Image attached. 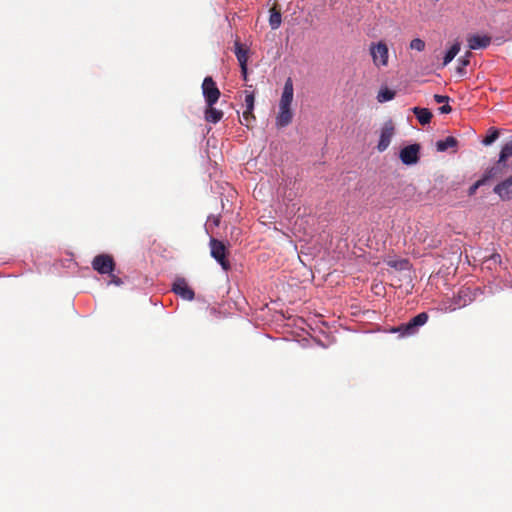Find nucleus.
I'll return each instance as SVG.
<instances>
[{
	"mask_svg": "<svg viewBox=\"0 0 512 512\" xmlns=\"http://www.w3.org/2000/svg\"><path fill=\"white\" fill-rule=\"evenodd\" d=\"M419 144H411L401 149L399 157L403 164L414 165L419 161Z\"/></svg>",
	"mask_w": 512,
	"mask_h": 512,
	"instance_id": "1a4fd4ad",
	"label": "nucleus"
},
{
	"mask_svg": "<svg viewBox=\"0 0 512 512\" xmlns=\"http://www.w3.org/2000/svg\"><path fill=\"white\" fill-rule=\"evenodd\" d=\"M172 291L188 301L193 300L195 297L194 291L188 286L184 278H177L174 281Z\"/></svg>",
	"mask_w": 512,
	"mask_h": 512,
	"instance_id": "9d476101",
	"label": "nucleus"
},
{
	"mask_svg": "<svg viewBox=\"0 0 512 512\" xmlns=\"http://www.w3.org/2000/svg\"><path fill=\"white\" fill-rule=\"evenodd\" d=\"M498 170H499V167H492L490 168L489 170H487L483 176L481 177V179H479L478 181H476L468 190V195L469 196H473L477 189L479 187H481L482 185H484L488 180L492 179V178H496L498 177Z\"/></svg>",
	"mask_w": 512,
	"mask_h": 512,
	"instance_id": "f8f14e48",
	"label": "nucleus"
},
{
	"mask_svg": "<svg viewBox=\"0 0 512 512\" xmlns=\"http://www.w3.org/2000/svg\"><path fill=\"white\" fill-rule=\"evenodd\" d=\"M394 135L395 125L392 120H388L383 124L381 128L377 150L379 152H384L389 147Z\"/></svg>",
	"mask_w": 512,
	"mask_h": 512,
	"instance_id": "0eeeda50",
	"label": "nucleus"
},
{
	"mask_svg": "<svg viewBox=\"0 0 512 512\" xmlns=\"http://www.w3.org/2000/svg\"><path fill=\"white\" fill-rule=\"evenodd\" d=\"M467 42L471 50L483 49L491 43V37L487 35H471L467 38Z\"/></svg>",
	"mask_w": 512,
	"mask_h": 512,
	"instance_id": "ddd939ff",
	"label": "nucleus"
},
{
	"mask_svg": "<svg viewBox=\"0 0 512 512\" xmlns=\"http://www.w3.org/2000/svg\"><path fill=\"white\" fill-rule=\"evenodd\" d=\"M241 68V74L243 76V79L246 81L247 80V65H242L240 66Z\"/></svg>",
	"mask_w": 512,
	"mask_h": 512,
	"instance_id": "7c9ffc66",
	"label": "nucleus"
},
{
	"mask_svg": "<svg viewBox=\"0 0 512 512\" xmlns=\"http://www.w3.org/2000/svg\"><path fill=\"white\" fill-rule=\"evenodd\" d=\"M235 55L239 62V65H247L248 62V50L243 47V45L236 41L235 42Z\"/></svg>",
	"mask_w": 512,
	"mask_h": 512,
	"instance_id": "f3484780",
	"label": "nucleus"
},
{
	"mask_svg": "<svg viewBox=\"0 0 512 512\" xmlns=\"http://www.w3.org/2000/svg\"><path fill=\"white\" fill-rule=\"evenodd\" d=\"M396 92L394 90L389 89L388 87H382L377 95V100L380 103H384L394 99Z\"/></svg>",
	"mask_w": 512,
	"mask_h": 512,
	"instance_id": "aec40b11",
	"label": "nucleus"
},
{
	"mask_svg": "<svg viewBox=\"0 0 512 512\" xmlns=\"http://www.w3.org/2000/svg\"><path fill=\"white\" fill-rule=\"evenodd\" d=\"M202 93L207 106L215 105L221 95L215 81L210 76L205 77L203 80Z\"/></svg>",
	"mask_w": 512,
	"mask_h": 512,
	"instance_id": "20e7f679",
	"label": "nucleus"
},
{
	"mask_svg": "<svg viewBox=\"0 0 512 512\" xmlns=\"http://www.w3.org/2000/svg\"><path fill=\"white\" fill-rule=\"evenodd\" d=\"M425 42L420 39V38H414L413 40H411L410 44H409V47L410 49L412 50H416V51H423L425 49Z\"/></svg>",
	"mask_w": 512,
	"mask_h": 512,
	"instance_id": "393cba45",
	"label": "nucleus"
},
{
	"mask_svg": "<svg viewBox=\"0 0 512 512\" xmlns=\"http://www.w3.org/2000/svg\"><path fill=\"white\" fill-rule=\"evenodd\" d=\"M512 156V142L506 143L500 152L498 163L495 167H499L498 175L501 173L502 167H505V161Z\"/></svg>",
	"mask_w": 512,
	"mask_h": 512,
	"instance_id": "2eb2a0df",
	"label": "nucleus"
},
{
	"mask_svg": "<svg viewBox=\"0 0 512 512\" xmlns=\"http://www.w3.org/2000/svg\"><path fill=\"white\" fill-rule=\"evenodd\" d=\"M294 96L293 81L289 77L286 79L282 95L279 101V111L276 116V126L283 128L288 126L293 119V112L291 110V104Z\"/></svg>",
	"mask_w": 512,
	"mask_h": 512,
	"instance_id": "f257e3e1",
	"label": "nucleus"
},
{
	"mask_svg": "<svg viewBox=\"0 0 512 512\" xmlns=\"http://www.w3.org/2000/svg\"><path fill=\"white\" fill-rule=\"evenodd\" d=\"M434 100H435L436 103H448L449 102V97L448 96H444V95L435 94L434 95Z\"/></svg>",
	"mask_w": 512,
	"mask_h": 512,
	"instance_id": "cd10ccee",
	"label": "nucleus"
},
{
	"mask_svg": "<svg viewBox=\"0 0 512 512\" xmlns=\"http://www.w3.org/2000/svg\"><path fill=\"white\" fill-rule=\"evenodd\" d=\"M211 256L221 265L223 270L228 271L231 267L227 259V248L225 244L215 238H211L209 242Z\"/></svg>",
	"mask_w": 512,
	"mask_h": 512,
	"instance_id": "7ed1b4c3",
	"label": "nucleus"
},
{
	"mask_svg": "<svg viewBox=\"0 0 512 512\" xmlns=\"http://www.w3.org/2000/svg\"><path fill=\"white\" fill-rule=\"evenodd\" d=\"M501 262H502L501 255L498 253H492L489 256L483 257V263L487 264V268H489V269H492L493 267L500 265Z\"/></svg>",
	"mask_w": 512,
	"mask_h": 512,
	"instance_id": "4be33fe9",
	"label": "nucleus"
},
{
	"mask_svg": "<svg viewBox=\"0 0 512 512\" xmlns=\"http://www.w3.org/2000/svg\"><path fill=\"white\" fill-rule=\"evenodd\" d=\"M245 106H246V109L248 110H254V102H255V97H254V94L253 92H248L246 91L245 92Z\"/></svg>",
	"mask_w": 512,
	"mask_h": 512,
	"instance_id": "a878e982",
	"label": "nucleus"
},
{
	"mask_svg": "<svg viewBox=\"0 0 512 512\" xmlns=\"http://www.w3.org/2000/svg\"><path fill=\"white\" fill-rule=\"evenodd\" d=\"M414 115L416 116V118L418 119V121L422 124V125H426L428 123H430L431 121V118H432V113L429 109L427 108H420V107H414L412 109Z\"/></svg>",
	"mask_w": 512,
	"mask_h": 512,
	"instance_id": "dca6fc26",
	"label": "nucleus"
},
{
	"mask_svg": "<svg viewBox=\"0 0 512 512\" xmlns=\"http://www.w3.org/2000/svg\"><path fill=\"white\" fill-rule=\"evenodd\" d=\"M282 22V16L279 9H277L276 6L272 7L270 9V17H269V24L272 29H277L280 27Z\"/></svg>",
	"mask_w": 512,
	"mask_h": 512,
	"instance_id": "6ab92c4d",
	"label": "nucleus"
},
{
	"mask_svg": "<svg viewBox=\"0 0 512 512\" xmlns=\"http://www.w3.org/2000/svg\"><path fill=\"white\" fill-rule=\"evenodd\" d=\"M499 136V133L497 130H493L490 134H488L484 139H483V144L484 145H490L492 144Z\"/></svg>",
	"mask_w": 512,
	"mask_h": 512,
	"instance_id": "bb28decb",
	"label": "nucleus"
},
{
	"mask_svg": "<svg viewBox=\"0 0 512 512\" xmlns=\"http://www.w3.org/2000/svg\"><path fill=\"white\" fill-rule=\"evenodd\" d=\"M451 111H452V108H451V106H450L448 103H445V105H443V106H441V107L439 108V112H440L441 114H448V113H450Z\"/></svg>",
	"mask_w": 512,
	"mask_h": 512,
	"instance_id": "c85d7f7f",
	"label": "nucleus"
},
{
	"mask_svg": "<svg viewBox=\"0 0 512 512\" xmlns=\"http://www.w3.org/2000/svg\"><path fill=\"white\" fill-rule=\"evenodd\" d=\"M460 51V43H454L451 48L447 51L443 59V66L448 65Z\"/></svg>",
	"mask_w": 512,
	"mask_h": 512,
	"instance_id": "412c9836",
	"label": "nucleus"
},
{
	"mask_svg": "<svg viewBox=\"0 0 512 512\" xmlns=\"http://www.w3.org/2000/svg\"><path fill=\"white\" fill-rule=\"evenodd\" d=\"M110 282L115 284V285H117V286H120L123 283L122 280L119 277L114 276V275L111 277Z\"/></svg>",
	"mask_w": 512,
	"mask_h": 512,
	"instance_id": "c756f323",
	"label": "nucleus"
},
{
	"mask_svg": "<svg viewBox=\"0 0 512 512\" xmlns=\"http://www.w3.org/2000/svg\"><path fill=\"white\" fill-rule=\"evenodd\" d=\"M429 315L421 312L411 318L407 323H403L391 329L393 333H399L401 337L412 336L418 332V329L427 323Z\"/></svg>",
	"mask_w": 512,
	"mask_h": 512,
	"instance_id": "f03ea898",
	"label": "nucleus"
},
{
	"mask_svg": "<svg viewBox=\"0 0 512 512\" xmlns=\"http://www.w3.org/2000/svg\"><path fill=\"white\" fill-rule=\"evenodd\" d=\"M92 267L100 274H110L114 270L115 262L112 256L100 254L93 259Z\"/></svg>",
	"mask_w": 512,
	"mask_h": 512,
	"instance_id": "6e6552de",
	"label": "nucleus"
},
{
	"mask_svg": "<svg viewBox=\"0 0 512 512\" xmlns=\"http://www.w3.org/2000/svg\"><path fill=\"white\" fill-rule=\"evenodd\" d=\"M476 292L477 289L472 290L469 287H462L457 295H455L452 300L449 307H453V309L459 308V307H465L472 303L476 298Z\"/></svg>",
	"mask_w": 512,
	"mask_h": 512,
	"instance_id": "423d86ee",
	"label": "nucleus"
},
{
	"mask_svg": "<svg viewBox=\"0 0 512 512\" xmlns=\"http://www.w3.org/2000/svg\"><path fill=\"white\" fill-rule=\"evenodd\" d=\"M224 113L214 108V105L207 106L204 111V118L207 122L216 124L223 118Z\"/></svg>",
	"mask_w": 512,
	"mask_h": 512,
	"instance_id": "4468645a",
	"label": "nucleus"
},
{
	"mask_svg": "<svg viewBox=\"0 0 512 512\" xmlns=\"http://www.w3.org/2000/svg\"><path fill=\"white\" fill-rule=\"evenodd\" d=\"M255 121L256 118L252 110L246 109L245 111H243L242 120H240L242 125H245L246 127L250 128Z\"/></svg>",
	"mask_w": 512,
	"mask_h": 512,
	"instance_id": "b1692460",
	"label": "nucleus"
},
{
	"mask_svg": "<svg viewBox=\"0 0 512 512\" xmlns=\"http://www.w3.org/2000/svg\"><path fill=\"white\" fill-rule=\"evenodd\" d=\"M457 139L453 136H448L444 140H439L436 142V148L439 152H444L449 148H453L457 146Z\"/></svg>",
	"mask_w": 512,
	"mask_h": 512,
	"instance_id": "a211bd4d",
	"label": "nucleus"
},
{
	"mask_svg": "<svg viewBox=\"0 0 512 512\" xmlns=\"http://www.w3.org/2000/svg\"><path fill=\"white\" fill-rule=\"evenodd\" d=\"M471 56H472V53L468 51V52H466V54L463 57L459 58V60H458L459 65L456 69L458 74L464 75L466 73L465 68H466V66L469 65Z\"/></svg>",
	"mask_w": 512,
	"mask_h": 512,
	"instance_id": "5701e85b",
	"label": "nucleus"
},
{
	"mask_svg": "<svg viewBox=\"0 0 512 512\" xmlns=\"http://www.w3.org/2000/svg\"><path fill=\"white\" fill-rule=\"evenodd\" d=\"M370 54L373 63L377 67L388 65L389 50L386 43H384L383 41H379L378 43H372L370 46Z\"/></svg>",
	"mask_w": 512,
	"mask_h": 512,
	"instance_id": "39448f33",
	"label": "nucleus"
},
{
	"mask_svg": "<svg viewBox=\"0 0 512 512\" xmlns=\"http://www.w3.org/2000/svg\"><path fill=\"white\" fill-rule=\"evenodd\" d=\"M494 192L504 201L512 199V175L503 182L497 184L494 187Z\"/></svg>",
	"mask_w": 512,
	"mask_h": 512,
	"instance_id": "9b49d317",
	"label": "nucleus"
}]
</instances>
